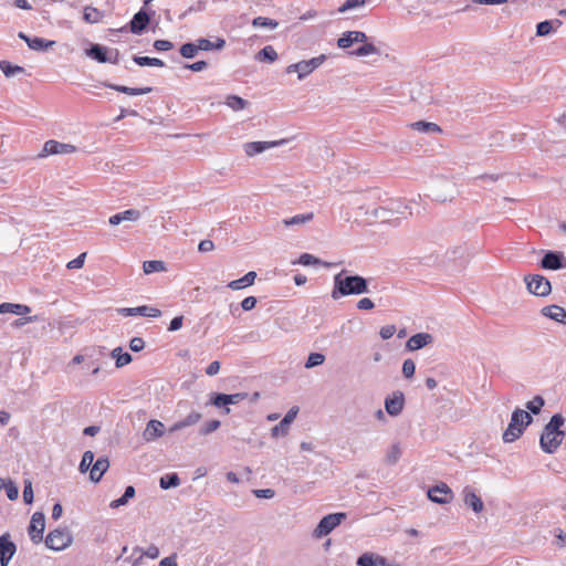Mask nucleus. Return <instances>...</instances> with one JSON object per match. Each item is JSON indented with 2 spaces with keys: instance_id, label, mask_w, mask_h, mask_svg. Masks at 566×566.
Instances as JSON below:
<instances>
[{
  "instance_id": "obj_1",
  "label": "nucleus",
  "mask_w": 566,
  "mask_h": 566,
  "mask_svg": "<svg viewBox=\"0 0 566 566\" xmlns=\"http://www.w3.org/2000/svg\"><path fill=\"white\" fill-rule=\"evenodd\" d=\"M368 291L367 282L359 275H345V271L334 276V287L331 293L333 300L352 294H361Z\"/></svg>"
},
{
  "instance_id": "obj_2",
  "label": "nucleus",
  "mask_w": 566,
  "mask_h": 566,
  "mask_svg": "<svg viewBox=\"0 0 566 566\" xmlns=\"http://www.w3.org/2000/svg\"><path fill=\"white\" fill-rule=\"evenodd\" d=\"M565 420L560 413L554 415L549 422L544 427L541 436V448L546 453H554L562 444L565 432L560 429Z\"/></svg>"
},
{
  "instance_id": "obj_3",
  "label": "nucleus",
  "mask_w": 566,
  "mask_h": 566,
  "mask_svg": "<svg viewBox=\"0 0 566 566\" xmlns=\"http://www.w3.org/2000/svg\"><path fill=\"white\" fill-rule=\"evenodd\" d=\"M531 415L522 409H516L512 413L511 422L503 433L505 442H513L517 440L524 432L525 428L531 423Z\"/></svg>"
},
{
  "instance_id": "obj_4",
  "label": "nucleus",
  "mask_w": 566,
  "mask_h": 566,
  "mask_svg": "<svg viewBox=\"0 0 566 566\" xmlns=\"http://www.w3.org/2000/svg\"><path fill=\"white\" fill-rule=\"evenodd\" d=\"M345 518L346 513H333L324 516L313 532L314 537L322 538L323 536H326Z\"/></svg>"
},
{
  "instance_id": "obj_5",
  "label": "nucleus",
  "mask_w": 566,
  "mask_h": 566,
  "mask_svg": "<svg viewBox=\"0 0 566 566\" xmlns=\"http://www.w3.org/2000/svg\"><path fill=\"white\" fill-rule=\"evenodd\" d=\"M325 60V55H321L317 57H313L307 61H301L287 66L286 72L292 73L296 72L298 74V78L302 80L308 74H311L314 70H316Z\"/></svg>"
},
{
  "instance_id": "obj_6",
  "label": "nucleus",
  "mask_w": 566,
  "mask_h": 566,
  "mask_svg": "<svg viewBox=\"0 0 566 566\" xmlns=\"http://www.w3.org/2000/svg\"><path fill=\"white\" fill-rule=\"evenodd\" d=\"M71 543L72 536L63 530L51 531L45 538L46 546L53 551H62L69 547Z\"/></svg>"
},
{
  "instance_id": "obj_7",
  "label": "nucleus",
  "mask_w": 566,
  "mask_h": 566,
  "mask_svg": "<svg viewBox=\"0 0 566 566\" xmlns=\"http://www.w3.org/2000/svg\"><path fill=\"white\" fill-rule=\"evenodd\" d=\"M527 289L531 293L537 296H545L551 293V282L539 274H534L525 277Z\"/></svg>"
},
{
  "instance_id": "obj_8",
  "label": "nucleus",
  "mask_w": 566,
  "mask_h": 566,
  "mask_svg": "<svg viewBox=\"0 0 566 566\" xmlns=\"http://www.w3.org/2000/svg\"><path fill=\"white\" fill-rule=\"evenodd\" d=\"M75 151L76 147L71 144H64L54 139H50L45 142L43 150L40 154V156L45 157L49 155L73 154Z\"/></svg>"
},
{
  "instance_id": "obj_9",
  "label": "nucleus",
  "mask_w": 566,
  "mask_h": 566,
  "mask_svg": "<svg viewBox=\"0 0 566 566\" xmlns=\"http://www.w3.org/2000/svg\"><path fill=\"white\" fill-rule=\"evenodd\" d=\"M45 528V518L42 513H34L32 515L28 532L31 541L33 543H40L43 538V533Z\"/></svg>"
},
{
  "instance_id": "obj_10",
  "label": "nucleus",
  "mask_w": 566,
  "mask_h": 566,
  "mask_svg": "<svg viewBox=\"0 0 566 566\" xmlns=\"http://www.w3.org/2000/svg\"><path fill=\"white\" fill-rule=\"evenodd\" d=\"M17 552L15 544L11 541L9 533L0 536V565L8 566L9 562Z\"/></svg>"
},
{
  "instance_id": "obj_11",
  "label": "nucleus",
  "mask_w": 566,
  "mask_h": 566,
  "mask_svg": "<svg viewBox=\"0 0 566 566\" xmlns=\"http://www.w3.org/2000/svg\"><path fill=\"white\" fill-rule=\"evenodd\" d=\"M428 497L432 502H436L439 504H447V503L451 502V500L453 499V493H452L451 489L446 483H441L439 485L431 488L428 491Z\"/></svg>"
},
{
  "instance_id": "obj_12",
  "label": "nucleus",
  "mask_w": 566,
  "mask_h": 566,
  "mask_svg": "<svg viewBox=\"0 0 566 566\" xmlns=\"http://www.w3.org/2000/svg\"><path fill=\"white\" fill-rule=\"evenodd\" d=\"M298 412L297 407L291 408L279 424L272 428V436H285L289 430V426L294 421Z\"/></svg>"
},
{
  "instance_id": "obj_13",
  "label": "nucleus",
  "mask_w": 566,
  "mask_h": 566,
  "mask_svg": "<svg viewBox=\"0 0 566 566\" xmlns=\"http://www.w3.org/2000/svg\"><path fill=\"white\" fill-rule=\"evenodd\" d=\"M284 140H280V142H251V143H247L244 145V151L248 156L252 157V156H255L269 148H272V147H275V146H279L281 144H283Z\"/></svg>"
},
{
  "instance_id": "obj_14",
  "label": "nucleus",
  "mask_w": 566,
  "mask_h": 566,
  "mask_svg": "<svg viewBox=\"0 0 566 566\" xmlns=\"http://www.w3.org/2000/svg\"><path fill=\"white\" fill-rule=\"evenodd\" d=\"M403 403L402 392H395L392 397L386 399L385 408L390 416H398L402 411Z\"/></svg>"
},
{
  "instance_id": "obj_15",
  "label": "nucleus",
  "mask_w": 566,
  "mask_h": 566,
  "mask_svg": "<svg viewBox=\"0 0 566 566\" xmlns=\"http://www.w3.org/2000/svg\"><path fill=\"white\" fill-rule=\"evenodd\" d=\"M122 313H124L126 316L142 315V316H147V317H159L161 315L160 310H158L156 307H149L146 305L138 306V307L123 308Z\"/></svg>"
},
{
  "instance_id": "obj_16",
  "label": "nucleus",
  "mask_w": 566,
  "mask_h": 566,
  "mask_svg": "<svg viewBox=\"0 0 566 566\" xmlns=\"http://www.w3.org/2000/svg\"><path fill=\"white\" fill-rule=\"evenodd\" d=\"M19 38L24 40L27 42L28 46L35 51L48 50L49 48L53 46L55 43L54 41H46V40H44L42 38H38V36L29 38L23 32L19 33Z\"/></svg>"
},
{
  "instance_id": "obj_17",
  "label": "nucleus",
  "mask_w": 566,
  "mask_h": 566,
  "mask_svg": "<svg viewBox=\"0 0 566 566\" xmlns=\"http://www.w3.org/2000/svg\"><path fill=\"white\" fill-rule=\"evenodd\" d=\"M463 500L465 505L470 506L475 513H480L483 511L484 505L481 497L478 494H475L471 489H464Z\"/></svg>"
},
{
  "instance_id": "obj_18",
  "label": "nucleus",
  "mask_w": 566,
  "mask_h": 566,
  "mask_svg": "<svg viewBox=\"0 0 566 566\" xmlns=\"http://www.w3.org/2000/svg\"><path fill=\"white\" fill-rule=\"evenodd\" d=\"M432 340V336L428 333H419L412 335L407 342V348L409 350H418L426 345L430 344Z\"/></svg>"
},
{
  "instance_id": "obj_19",
  "label": "nucleus",
  "mask_w": 566,
  "mask_h": 566,
  "mask_svg": "<svg viewBox=\"0 0 566 566\" xmlns=\"http://www.w3.org/2000/svg\"><path fill=\"white\" fill-rule=\"evenodd\" d=\"M148 23L149 15L145 11L140 10L134 15V18L130 21V31L133 33L139 34L146 29Z\"/></svg>"
},
{
  "instance_id": "obj_20",
  "label": "nucleus",
  "mask_w": 566,
  "mask_h": 566,
  "mask_svg": "<svg viewBox=\"0 0 566 566\" xmlns=\"http://www.w3.org/2000/svg\"><path fill=\"white\" fill-rule=\"evenodd\" d=\"M108 467H109V462H108L107 458H98L94 462V464L90 471L91 480L94 482H98L102 479L103 474L108 469Z\"/></svg>"
},
{
  "instance_id": "obj_21",
  "label": "nucleus",
  "mask_w": 566,
  "mask_h": 566,
  "mask_svg": "<svg viewBox=\"0 0 566 566\" xmlns=\"http://www.w3.org/2000/svg\"><path fill=\"white\" fill-rule=\"evenodd\" d=\"M139 217H140V212L138 210L128 209V210H125L123 212H119V213H116V214L112 216L109 218L108 222L112 226H117L122 221H136V220L139 219Z\"/></svg>"
},
{
  "instance_id": "obj_22",
  "label": "nucleus",
  "mask_w": 566,
  "mask_h": 566,
  "mask_svg": "<svg viewBox=\"0 0 566 566\" xmlns=\"http://www.w3.org/2000/svg\"><path fill=\"white\" fill-rule=\"evenodd\" d=\"M542 313H543V315H545L556 322L566 324V311L562 306H558V305L545 306L542 310Z\"/></svg>"
},
{
  "instance_id": "obj_23",
  "label": "nucleus",
  "mask_w": 566,
  "mask_h": 566,
  "mask_svg": "<svg viewBox=\"0 0 566 566\" xmlns=\"http://www.w3.org/2000/svg\"><path fill=\"white\" fill-rule=\"evenodd\" d=\"M255 277H256V273L254 271H250L244 276H242L238 280L231 281L228 284V287L233 291H237V290H241V289L251 286V285H253Z\"/></svg>"
},
{
  "instance_id": "obj_24",
  "label": "nucleus",
  "mask_w": 566,
  "mask_h": 566,
  "mask_svg": "<svg viewBox=\"0 0 566 566\" xmlns=\"http://www.w3.org/2000/svg\"><path fill=\"white\" fill-rule=\"evenodd\" d=\"M226 45L224 39L218 38L216 42H211L208 39H198L196 41V48L198 51H211V50H221Z\"/></svg>"
},
{
  "instance_id": "obj_25",
  "label": "nucleus",
  "mask_w": 566,
  "mask_h": 566,
  "mask_svg": "<svg viewBox=\"0 0 566 566\" xmlns=\"http://www.w3.org/2000/svg\"><path fill=\"white\" fill-rule=\"evenodd\" d=\"M31 312V308L28 305L23 304H13V303H2L0 304V314L11 313L15 315H25Z\"/></svg>"
},
{
  "instance_id": "obj_26",
  "label": "nucleus",
  "mask_w": 566,
  "mask_h": 566,
  "mask_svg": "<svg viewBox=\"0 0 566 566\" xmlns=\"http://www.w3.org/2000/svg\"><path fill=\"white\" fill-rule=\"evenodd\" d=\"M164 434V424L158 420H150L145 429L147 440H154Z\"/></svg>"
},
{
  "instance_id": "obj_27",
  "label": "nucleus",
  "mask_w": 566,
  "mask_h": 566,
  "mask_svg": "<svg viewBox=\"0 0 566 566\" xmlns=\"http://www.w3.org/2000/svg\"><path fill=\"white\" fill-rule=\"evenodd\" d=\"M560 259H562L560 254H557L555 252H547L543 256V259L541 261V265L544 269L557 270L562 266Z\"/></svg>"
},
{
  "instance_id": "obj_28",
  "label": "nucleus",
  "mask_w": 566,
  "mask_h": 566,
  "mask_svg": "<svg viewBox=\"0 0 566 566\" xmlns=\"http://www.w3.org/2000/svg\"><path fill=\"white\" fill-rule=\"evenodd\" d=\"M87 54L99 63L112 62V60L107 56V50L98 44L92 45V48L87 51ZM116 61L114 60L113 63Z\"/></svg>"
},
{
  "instance_id": "obj_29",
  "label": "nucleus",
  "mask_w": 566,
  "mask_h": 566,
  "mask_svg": "<svg viewBox=\"0 0 566 566\" xmlns=\"http://www.w3.org/2000/svg\"><path fill=\"white\" fill-rule=\"evenodd\" d=\"M104 18V12L94 8V7H85L83 12V19L87 23H98Z\"/></svg>"
},
{
  "instance_id": "obj_30",
  "label": "nucleus",
  "mask_w": 566,
  "mask_h": 566,
  "mask_svg": "<svg viewBox=\"0 0 566 566\" xmlns=\"http://www.w3.org/2000/svg\"><path fill=\"white\" fill-rule=\"evenodd\" d=\"M111 87L119 93H124L132 96L148 94L151 92V87L134 88L124 85H112Z\"/></svg>"
},
{
  "instance_id": "obj_31",
  "label": "nucleus",
  "mask_w": 566,
  "mask_h": 566,
  "mask_svg": "<svg viewBox=\"0 0 566 566\" xmlns=\"http://www.w3.org/2000/svg\"><path fill=\"white\" fill-rule=\"evenodd\" d=\"M133 61L139 65V66H157L163 67L165 66V63L163 60L157 57H149V56H137L135 55L133 57Z\"/></svg>"
},
{
  "instance_id": "obj_32",
  "label": "nucleus",
  "mask_w": 566,
  "mask_h": 566,
  "mask_svg": "<svg viewBox=\"0 0 566 566\" xmlns=\"http://www.w3.org/2000/svg\"><path fill=\"white\" fill-rule=\"evenodd\" d=\"M411 127L418 132L422 133H441V128L436 123L430 122H416L411 125Z\"/></svg>"
},
{
  "instance_id": "obj_33",
  "label": "nucleus",
  "mask_w": 566,
  "mask_h": 566,
  "mask_svg": "<svg viewBox=\"0 0 566 566\" xmlns=\"http://www.w3.org/2000/svg\"><path fill=\"white\" fill-rule=\"evenodd\" d=\"M112 356L116 359V367L120 368L128 365L132 361L129 353H122V348L117 347L113 349Z\"/></svg>"
},
{
  "instance_id": "obj_34",
  "label": "nucleus",
  "mask_w": 566,
  "mask_h": 566,
  "mask_svg": "<svg viewBox=\"0 0 566 566\" xmlns=\"http://www.w3.org/2000/svg\"><path fill=\"white\" fill-rule=\"evenodd\" d=\"M200 419H201V415L199 412H196V411L190 412L184 420L177 422L172 427V430H179L181 428L192 426V424L197 423Z\"/></svg>"
},
{
  "instance_id": "obj_35",
  "label": "nucleus",
  "mask_w": 566,
  "mask_h": 566,
  "mask_svg": "<svg viewBox=\"0 0 566 566\" xmlns=\"http://www.w3.org/2000/svg\"><path fill=\"white\" fill-rule=\"evenodd\" d=\"M313 218H314L313 212H308V213L297 214V216H294L289 219H284L283 223H284V226L290 227V226L301 224V223L312 221Z\"/></svg>"
},
{
  "instance_id": "obj_36",
  "label": "nucleus",
  "mask_w": 566,
  "mask_h": 566,
  "mask_svg": "<svg viewBox=\"0 0 566 566\" xmlns=\"http://www.w3.org/2000/svg\"><path fill=\"white\" fill-rule=\"evenodd\" d=\"M143 270L145 274L163 272L165 271V263L158 260L145 261L143 264Z\"/></svg>"
},
{
  "instance_id": "obj_37",
  "label": "nucleus",
  "mask_w": 566,
  "mask_h": 566,
  "mask_svg": "<svg viewBox=\"0 0 566 566\" xmlns=\"http://www.w3.org/2000/svg\"><path fill=\"white\" fill-rule=\"evenodd\" d=\"M258 59L274 62L277 59V53L272 45H266L258 53Z\"/></svg>"
},
{
  "instance_id": "obj_38",
  "label": "nucleus",
  "mask_w": 566,
  "mask_h": 566,
  "mask_svg": "<svg viewBox=\"0 0 566 566\" xmlns=\"http://www.w3.org/2000/svg\"><path fill=\"white\" fill-rule=\"evenodd\" d=\"M252 24L254 27L270 28V29H275L279 25L277 21H275L273 19H270V18H265V17H258V18H255L252 21Z\"/></svg>"
},
{
  "instance_id": "obj_39",
  "label": "nucleus",
  "mask_w": 566,
  "mask_h": 566,
  "mask_svg": "<svg viewBox=\"0 0 566 566\" xmlns=\"http://www.w3.org/2000/svg\"><path fill=\"white\" fill-rule=\"evenodd\" d=\"M227 105L234 111L243 109L247 105V102L237 95H230L227 98Z\"/></svg>"
},
{
  "instance_id": "obj_40",
  "label": "nucleus",
  "mask_w": 566,
  "mask_h": 566,
  "mask_svg": "<svg viewBox=\"0 0 566 566\" xmlns=\"http://www.w3.org/2000/svg\"><path fill=\"white\" fill-rule=\"evenodd\" d=\"M366 4V0H346L339 8L338 12L344 13L348 10L361 8Z\"/></svg>"
},
{
  "instance_id": "obj_41",
  "label": "nucleus",
  "mask_w": 566,
  "mask_h": 566,
  "mask_svg": "<svg viewBox=\"0 0 566 566\" xmlns=\"http://www.w3.org/2000/svg\"><path fill=\"white\" fill-rule=\"evenodd\" d=\"M179 483H180V480L177 474H170V475H165V476L160 478V486L165 490L169 489L171 486H178Z\"/></svg>"
},
{
  "instance_id": "obj_42",
  "label": "nucleus",
  "mask_w": 566,
  "mask_h": 566,
  "mask_svg": "<svg viewBox=\"0 0 566 566\" xmlns=\"http://www.w3.org/2000/svg\"><path fill=\"white\" fill-rule=\"evenodd\" d=\"M325 356L321 353H312L310 354L307 361L305 364L306 368H313L319 366L324 363Z\"/></svg>"
},
{
  "instance_id": "obj_43",
  "label": "nucleus",
  "mask_w": 566,
  "mask_h": 566,
  "mask_svg": "<svg viewBox=\"0 0 566 566\" xmlns=\"http://www.w3.org/2000/svg\"><path fill=\"white\" fill-rule=\"evenodd\" d=\"M0 69L4 73L6 76H11L15 73L23 71V69L21 66H18V65L13 66V65H11V63H9L7 61L0 62Z\"/></svg>"
},
{
  "instance_id": "obj_44",
  "label": "nucleus",
  "mask_w": 566,
  "mask_h": 566,
  "mask_svg": "<svg viewBox=\"0 0 566 566\" xmlns=\"http://www.w3.org/2000/svg\"><path fill=\"white\" fill-rule=\"evenodd\" d=\"M197 52L196 43H185L180 46V54L186 59H192Z\"/></svg>"
},
{
  "instance_id": "obj_45",
  "label": "nucleus",
  "mask_w": 566,
  "mask_h": 566,
  "mask_svg": "<svg viewBox=\"0 0 566 566\" xmlns=\"http://www.w3.org/2000/svg\"><path fill=\"white\" fill-rule=\"evenodd\" d=\"M354 43H355V40L353 38L352 31H347V32L343 33V35L337 40V45L340 49H347Z\"/></svg>"
},
{
  "instance_id": "obj_46",
  "label": "nucleus",
  "mask_w": 566,
  "mask_h": 566,
  "mask_svg": "<svg viewBox=\"0 0 566 566\" xmlns=\"http://www.w3.org/2000/svg\"><path fill=\"white\" fill-rule=\"evenodd\" d=\"M377 53V48L371 43H365L360 48H358L356 51H354L352 54L357 56H365L369 54Z\"/></svg>"
},
{
  "instance_id": "obj_47",
  "label": "nucleus",
  "mask_w": 566,
  "mask_h": 566,
  "mask_svg": "<svg viewBox=\"0 0 566 566\" xmlns=\"http://www.w3.org/2000/svg\"><path fill=\"white\" fill-rule=\"evenodd\" d=\"M93 461H94V453L92 451H85L82 457V461L80 463V470L82 472H86L93 464Z\"/></svg>"
},
{
  "instance_id": "obj_48",
  "label": "nucleus",
  "mask_w": 566,
  "mask_h": 566,
  "mask_svg": "<svg viewBox=\"0 0 566 566\" xmlns=\"http://www.w3.org/2000/svg\"><path fill=\"white\" fill-rule=\"evenodd\" d=\"M544 406V399L541 396L534 397L531 401L527 402V409H530L533 413H539L542 407Z\"/></svg>"
},
{
  "instance_id": "obj_49",
  "label": "nucleus",
  "mask_w": 566,
  "mask_h": 566,
  "mask_svg": "<svg viewBox=\"0 0 566 566\" xmlns=\"http://www.w3.org/2000/svg\"><path fill=\"white\" fill-rule=\"evenodd\" d=\"M210 403L213 405L214 407H226L228 406V395L226 394H216L213 397H211L210 399Z\"/></svg>"
},
{
  "instance_id": "obj_50",
  "label": "nucleus",
  "mask_w": 566,
  "mask_h": 566,
  "mask_svg": "<svg viewBox=\"0 0 566 566\" xmlns=\"http://www.w3.org/2000/svg\"><path fill=\"white\" fill-rule=\"evenodd\" d=\"M416 365L413 360L406 359L402 365V374L406 378H411L415 375Z\"/></svg>"
},
{
  "instance_id": "obj_51",
  "label": "nucleus",
  "mask_w": 566,
  "mask_h": 566,
  "mask_svg": "<svg viewBox=\"0 0 566 566\" xmlns=\"http://www.w3.org/2000/svg\"><path fill=\"white\" fill-rule=\"evenodd\" d=\"M85 258H86V253H85V252L81 253L77 258H75V259L71 260V261L66 264V268H67L69 270L81 269V268L84 265Z\"/></svg>"
},
{
  "instance_id": "obj_52",
  "label": "nucleus",
  "mask_w": 566,
  "mask_h": 566,
  "mask_svg": "<svg viewBox=\"0 0 566 566\" xmlns=\"http://www.w3.org/2000/svg\"><path fill=\"white\" fill-rule=\"evenodd\" d=\"M357 565L359 566H374L375 565V555L365 553L357 559Z\"/></svg>"
},
{
  "instance_id": "obj_53",
  "label": "nucleus",
  "mask_w": 566,
  "mask_h": 566,
  "mask_svg": "<svg viewBox=\"0 0 566 566\" xmlns=\"http://www.w3.org/2000/svg\"><path fill=\"white\" fill-rule=\"evenodd\" d=\"M552 23L549 21H543L537 24L536 33L539 36L547 35L552 32Z\"/></svg>"
},
{
  "instance_id": "obj_54",
  "label": "nucleus",
  "mask_w": 566,
  "mask_h": 566,
  "mask_svg": "<svg viewBox=\"0 0 566 566\" xmlns=\"http://www.w3.org/2000/svg\"><path fill=\"white\" fill-rule=\"evenodd\" d=\"M318 262V259L310 253H303L298 259V263L304 266L317 264Z\"/></svg>"
},
{
  "instance_id": "obj_55",
  "label": "nucleus",
  "mask_w": 566,
  "mask_h": 566,
  "mask_svg": "<svg viewBox=\"0 0 566 566\" xmlns=\"http://www.w3.org/2000/svg\"><path fill=\"white\" fill-rule=\"evenodd\" d=\"M4 490H6V493H7V496L9 500L13 501L18 497L19 490L14 485V483H12V482L6 483Z\"/></svg>"
},
{
  "instance_id": "obj_56",
  "label": "nucleus",
  "mask_w": 566,
  "mask_h": 566,
  "mask_svg": "<svg viewBox=\"0 0 566 566\" xmlns=\"http://www.w3.org/2000/svg\"><path fill=\"white\" fill-rule=\"evenodd\" d=\"M396 333V326L395 325H386L380 328V336L382 339H389L394 336Z\"/></svg>"
},
{
  "instance_id": "obj_57",
  "label": "nucleus",
  "mask_w": 566,
  "mask_h": 566,
  "mask_svg": "<svg viewBox=\"0 0 566 566\" xmlns=\"http://www.w3.org/2000/svg\"><path fill=\"white\" fill-rule=\"evenodd\" d=\"M154 48L157 51H169L174 48V44L168 40H156L154 42Z\"/></svg>"
},
{
  "instance_id": "obj_58",
  "label": "nucleus",
  "mask_w": 566,
  "mask_h": 566,
  "mask_svg": "<svg viewBox=\"0 0 566 566\" xmlns=\"http://www.w3.org/2000/svg\"><path fill=\"white\" fill-rule=\"evenodd\" d=\"M219 427H220V421H219V420H211V421H208V422L203 426V428L201 429V433H202V434L211 433V432L216 431Z\"/></svg>"
},
{
  "instance_id": "obj_59",
  "label": "nucleus",
  "mask_w": 566,
  "mask_h": 566,
  "mask_svg": "<svg viewBox=\"0 0 566 566\" xmlns=\"http://www.w3.org/2000/svg\"><path fill=\"white\" fill-rule=\"evenodd\" d=\"M129 347L133 352H140L145 347V342L142 337H134L130 339Z\"/></svg>"
},
{
  "instance_id": "obj_60",
  "label": "nucleus",
  "mask_w": 566,
  "mask_h": 566,
  "mask_svg": "<svg viewBox=\"0 0 566 566\" xmlns=\"http://www.w3.org/2000/svg\"><path fill=\"white\" fill-rule=\"evenodd\" d=\"M256 305V298L254 296H248L241 302V307L244 311H251Z\"/></svg>"
},
{
  "instance_id": "obj_61",
  "label": "nucleus",
  "mask_w": 566,
  "mask_h": 566,
  "mask_svg": "<svg viewBox=\"0 0 566 566\" xmlns=\"http://www.w3.org/2000/svg\"><path fill=\"white\" fill-rule=\"evenodd\" d=\"M254 494L256 497H260V499H271L274 496L275 493L272 489H260V490H255Z\"/></svg>"
},
{
  "instance_id": "obj_62",
  "label": "nucleus",
  "mask_w": 566,
  "mask_h": 566,
  "mask_svg": "<svg viewBox=\"0 0 566 566\" xmlns=\"http://www.w3.org/2000/svg\"><path fill=\"white\" fill-rule=\"evenodd\" d=\"M247 394L244 392H238V394H233V395H228V403L229 405H235V403H239L240 401L244 400L247 398Z\"/></svg>"
},
{
  "instance_id": "obj_63",
  "label": "nucleus",
  "mask_w": 566,
  "mask_h": 566,
  "mask_svg": "<svg viewBox=\"0 0 566 566\" xmlns=\"http://www.w3.org/2000/svg\"><path fill=\"white\" fill-rule=\"evenodd\" d=\"M214 249V243L211 240H202L198 245L200 252H210Z\"/></svg>"
},
{
  "instance_id": "obj_64",
  "label": "nucleus",
  "mask_w": 566,
  "mask_h": 566,
  "mask_svg": "<svg viewBox=\"0 0 566 566\" xmlns=\"http://www.w3.org/2000/svg\"><path fill=\"white\" fill-rule=\"evenodd\" d=\"M374 306H375L374 302L368 297L360 298L357 302V307L359 310H371V308H374Z\"/></svg>"
}]
</instances>
